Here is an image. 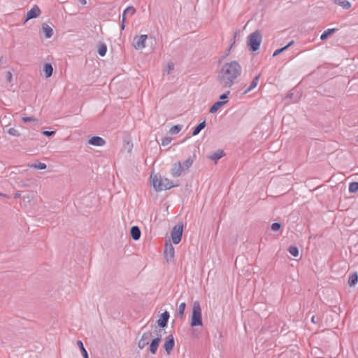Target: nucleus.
Returning <instances> with one entry per match:
<instances>
[{"label": "nucleus", "instance_id": "1", "mask_svg": "<svg viewBox=\"0 0 358 358\" xmlns=\"http://www.w3.org/2000/svg\"><path fill=\"white\" fill-rule=\"evenodd\" d=\"M241 73V66L236 61L224 63L217 74V80L222 87H230Z\"/></svg>", "mask_w": 358, "mask_h": 358}, {"label": "nucleus", "instance_id": "2", "mask_svg": "<svg viewBox=\"0 0 358 358\" xmlns=\"http://www.w3.org/2000/svg\"><path fill=\"white\" fill-rule=\"evenodd\" d=\"M150 179L154 189L157 192L169 189L174 186L170 180L164 178L159 174L152 173Z\"/></svg>", "mask_w": 358, "mask_h": 358}, {"label": "nucleus", "instance_id": "3", "mask_svg": "<svg viewBox=\"0 0 358 358\" xmlns=\"http://www.w3.org/2000/svg\"><path fill=\"white\" fill-rule=\"evenodd\" d=\"M190 325L191 327L203 325L201 308L198 301H194L192 304Z\"/></svg>", "mask_w": 358, "mask_h": 358}, {"label": "nucleus", "instance_id": "4", "mask_svg": "<svg viewBox=\"0 0 358 358\" xmlns=\"http://www.w3.org/2000/svg\"><path fill=\"white\" fill-rule=\"evenodd\" d=\"M261 43L262 37L259 31H256L249 35L248 45L250 50H257L259 48Z\"/></svg>", "mask_w": 358, "mask_h": 358}, {"label": "nucleus", "instance_id": "5", "mask_svg": "<svg viewBox=\"0 0 358 358\" xmlns=\"http://www.w3.org/2000/svg\"><path fill=\"white\" fill-rule=\"evenodd\" d=\"M182 224H178L173 227L171 231V239L174 244H178L182 235Z\"/></svg>", "mask_w": 358, "mask_h": 358}, {"label": "nucleus", "instance_id": "6", "mask_svg": "<svg viewBox=\"0 0 358 358\" xmlns=\"http://www.w3.org/2000/svg\"><path fill=\"white\" fill-rule=\"evenodd\" d=\"M164 257L168 262H173L175 256V250L170 243H166L164 248Z\"/></svg>", "mask_w": 358, "mask_h": 358}, {"label": "nucleus", "instance_id": "7", "mask_svg": "<svg viewBox=\"0 0 358 358\" xmlns=\"http://www.w3.org/2000/svg\"><path fill=\"white\" fill-rule=\"evenodd\" d=\"M148 38L147 35L142 34L141 36H136L134 38V47L136 50H141L145 47V42Z\"/></svg>", "mask_w": 358, "mask_h": 358}, {"label": "nucleus", "instance_id": "8", "mask_svg": "<svg viewBox=\"0 0 358 358\" xmlns=\"http://www.w3.org/2000/svg\"><path fill=\"white\" fill-rule=\"evenodd\" d=\"M151 337H152L151 332L144 333L138 341V348L140 349H143L146 345H148Z\"/></svg>", "mask_w": 358, "mask_h": 358}, {"label": "nucleus", "instance_id": "9", "mask_svg": "<svg viewBox=\"0 0 358 358\" xmlns=\"http://www.w3.org/2000/svg\"><path fill=\"white\" fill-rule=\"evenodd\" d=\"M171 172L173 176L178 177L180 176L185 171L182 169L181 163L177 162L172 166Z\"/></svg>", "mask_w": 358, "mask_h": 358}, {"label": "nucleus", "instance_id": "10", "mask_svg": "<svg viewBox=\"0 0 358 358\" xmlns=\"http://www.w3.org/2000/svg\"><path fill=\"white\" fill-rule=\"evenodd\" d=\"M175 343L173 336H169L164 344V348L168 355L170 354L174 347Z\"/></svg>", "mask_w": 358, "mask_h": 358}, {"label": "nucleus", "instance_id": "11", "mask_svg": "<svg viewBox=\"0 0 358 358\" xmlns=\"http://www.w3.org/2000/svg\"><path fill=\"white\" fill-rule=\"evenodd\" d=\"M135 12H136V10L132 6H129L124 10L123 14H122V25H121L122 29H124V27H125L124 24H125L126 16L128 15H133L135 13Z\"/></svg>", "mask_w": 358, "mask_h": 358}, {"label": "nucleus", "instance_id": "12", "mask_svg": "<svg viewBox=\"0 0 358 358\" xmlns=\"http://www.w3.org/2000/svg\"><path fill=\"white\" fill-rule=\"evenodd\" d=\"M40 13L41 10L39 8L35 6L29 11L27 12L25 22L28 21L30 19L38 17L40 15Z\"/></svg>", "mask_w": 358, "mask_h": 358}, {"label": "nucleus", "instance_id": "13", "mask_svg": "<svg viewBox=\"0 0 358 358\" xmlns=\"http://www.w3.org/2000/svg\"><path fill=\"white\" fill-rule=\"evenodd\" d=\"M88 143L94 146H103L106 144L105 140L99 136L92 137L89 139Z\"/></svg>", "mask_w": 358, "mask_h": 358}, {"label": "nucleus", "instance_id": "14", "mask_svg": "<svg viewBox=\"0 0 358 358\" xmlns=\"http://www.w3.org/2000/svg\"><path fill=\"white\" fill-rule=\"evenodd\" d=\"M169 315L167 312L162 314L160 318L158 320L157 323L161 327H164L168 322Z\"/></svg>", "mask_w": 358, "mask_h": 358}, {"label": "nucleus", "instance_id": "15", "mask_svg": "<svg viewBox=\"0 0 358 358\" xmlns=\"http://www.w3.org/2000/svg\"><path fill=\"white\" fill-rule=\"evenodd\" d=\"M159 343H160V338H156L155 339H153L150 343V352L154 355L157 352V348L159 345Z\"/></svg>", "mask_w": 358, "mask_h": 358}, {"label": "nucleus", "instance_id": "16", "mask_svg": "<svg viewBox=\"0 0 358 358\" xmlns=\"http://www.w3.org/2000/svg\"><path fill=\"white\" fill-rule=\"evenodd\" d=\"M227 102V100L224 101H217L215 102L210 108V113H216L222 106H223Z\"/></svg>", "mask_w": 358, "mask_h": 358}, {"label": "nucleus", "instance_id": "17", "mask_svg": "<svg viewBox=\"0 0 358 358\" xmlns=\"http://www.w3.org/2000/svg\"><path fill=\"white\" fill-rule=\"evenodd\" d=\"M131 236L132 238L135 241H137L140 238L141 236V231L138 227H132L131 229Z\"/></svg>", "mask_w": 358, "mask_h": 358}, {"label": "nucleus", "instance_id": "18", "mask_svg": "<svg viewBox=\"0 0 358 358\" xmlns=\"http://www.w3.org/2000/svg\"><path fill=\"white\" fill-rule=\"evenodd\" d=\"M42 31L44 33L45 38H50L53 34V30L52 29L48 26V24H43L42 27Z\"/></svg>", "mask_w": 358, "mask_h": 358}, {"label": "nucleus", "instance_id": "19", "mask_svg": "<svg viewBox=\"0 0 358 358\" xmlns=\"http://www.w3.org/2000/svg\"><path fill=\"white\" fill-rule=\"evenodd\" d=\"M259 75L256 76L255 78L252 81L251 84L250 85L249 87L245 90L244 94H247L249 92L254 90L255 87H257V86L258 85V83H259Z\"/></svg>", "mask_w": 358, "mask_h": 358}, {"label": "nucleus", "instance_id": "20", "mask_svg": "<svg viewBox=\"0 0 358 358\" xmlns=\"http://www.w3.org/2000/svg\"><path fill=\"white\" fill-rule=\"evenodd\" d=\"M358 282V273L357 272L352 273L348 278V284L350 286H355Z\"/></svg>", "mask_w": 358, "mask_h": 358}, {"label": "nucleus", "instance_id": "21", "mask_svg": "<svg viewBox=\"0 0 358 358\" xmlns=\"http://www.w3.org/2000/svg\"><path fill=\"white\" fill-rule=\"evenodd\" d=\"M224 155V152L221 150H219L216 151L215 152H214L213 154H212L210 156H209L208 158L215 162H217L218 159L222 158Z\"/></svg>", "mask_w": 358, "mask_h": 358}, {"label": "nucleus", "instance_id": "22", "mask_svg": "<svg viewBox=\"0 0 358 358\" xmlns=\"http://www.w3.org/2000/svg\"><path fill=\"white\" fill-rule=\"evenodd\" d=\"M336 31H337V29H336V28H331V29H327L321 35L320 39L322 41L327 39L329 36H331V34L335 33Z\"/></svg>", "mask_w": 358, "mask_h": 358}, {"label": "nucleus", "instance_id": "23", "mask_svg": "<svg viewBox=\"0 0 358 358\" xmlns=\"http://www.w3.org/2000/svg\"><path fill=\"white\" fill-rule=\"evenodd\" d=\"M43 71L45 74L46 78H50L53 71V69L51 64H45L43 66Z\"/></svg>", "mask_w": 358, "mask_h": 358}, {"label": "nucleus", "instance_id": "24", "mask_svg": "<svg viewBox=\"0 0 358 358\" xmlns=\"http://www.w3.org/2000/svg\"><path fill=\"white\" fill-rule=\"evenodd\" d=\"M194 162V158L193 157H189L187 158L182 164L183 170L187 171L192 165Z\"/></svg>", "mask_w": 358, "mask_h": 358}, {"label": "nucleus", "instance_id": "25", "mask_svg": "<svg viewBox=\"0 0 358 358\" xmlns=\"http://www.w3.org/2000/svg\"><path fill=\"white\" fill-rule=\"evenodd\" d=\"M206 126V122L203 121L201 123L199 124L194 129L192 132L193 136L197 135L201 129H203Z\"/></svg>", "mask_w": 358, "mask_h": 358}, {"label": "nucleus", "instance_id": "26", "mask_svg": "<svg viewBox=\"0 0 358 358\" xmlns=\"http://www.w3.org/2000/svg\"><path fill=\"white\" fill-rule=\"evenodd\" d=\"M358 191V182H353L349 185V192L351 193H355Z\"/></svg>", "mask_w": 358, "mask_h": 358}, {"label": "nucleus", "instance_id": "27", "mask_svg": "<svg viewBox=\"0 0 358 358\" xmlns=\"http://www.w3.org/2000/svg\"><path fill=\"white\" fill-rule=\"evenodd\" d=\"M185 308H186V304L185 302H182L179 305L178 311V315L180 317H183Z\"/></svg>", "mask_w": 358, "mask_h": 358}, {"label": "nucleus", "instance_id": "28", "mask_svg": "<svg viewBox=\"0 0 358 358\" xmlns=\"http://www.w3.org/2000/svg\"><path fill=\"white\" fill-rule=\"evenodd\" d=\"M294 43V41H292L290 43H288V45H287L286 46L282 48H280V49H278L276 50L273 54V57H275L277 55H278L279 54H280L282 52H283L285 50H286L289 46H290L291 45H292Z\"/></svg>", "mask_w": 358, "mask_h": 358}, {"label": "nucleus", "instance_id": "29", "mask_svg": "<svg viewBox=\"0 0 358 358\" xmlns=\"http://www.w3.org/2000/svg\"><path fill=\"white\" fill-rule=\"evenodd\" d=\"M289 252L294 257H296L299 256V250L295 246H290L288 249Z\"/></svg>", "mask_w": 358, "mask_h": 358}, {"label": "nucleus", "instance_id": "30", "mask_svg": "<svg viewBox=\"0 0 358 358\" xmlns=\"http://www.w3.org/2000/svg\"><path fill=\"white\" fill-rule=\"evenodd\" d=\"M107 48L105 44H101L98 48V52L101 56H104L106 53Z\"/></svg>", "mask_w": 358, "mask_h": 358}, {"label": "nucleus", "instance_id": "31", "mask_svg": "<svg viewBox=\"0 0 358 358\" xmlns=\"http://www.w3.org/2000/svg\"><path fill=\"white\" fill-rule=\"evenodd\" d=\"M77 345L81 350V352H83L84 357L88 358L87 352L86 350L85 349L82 341H77Z\"/></svg>", "mask_w": 358, "mask_h": 358}, {"label": "nucleus", "instance_id": "32", "mask_svg": "<svg viewBox=\"0 0 358 358\" xmlns=\"http://www.w3.org/2000/svg\"><path fill=\"white\" fill-rule=\"evenodd\" d=\"M182 129L181 125H174L170 129V132L171 134H178Z\"/></svg>", "mask_w": 358, "mask_h": 358}, {"label": "nucleus", "instance_id": "33", "mask_svg": "<svg viewBox=\"0 0 358 358\" xmlns=\"http://www.w3.org/2000/svg\"><path fill=\"white\" fill-rule=\"evenodd\" d=\"M343 9H349L351 7L350 1H337Z\"/></svg>", "mask_w": 358, "mask_h": 358}, {"label": "nucleus", "instance_id": "34", "mask_svg": "<svg viewBox=\"0 0 358 358\" xmlns=\"http://www.w3.org/2000/svg\"><path fill=\"white\" fill-rule=\"evenodd\" d=\"M8 133L9 134L12 135V136H20V133L15 128H10L8 130Z\"/></svg>", "mask_w": 358, "mask_h": 358}, {"label": "nucleus", "instance_id": "35", "mask_svg": "<svg viewBox=\"0 0 358 358\" xmlns=\"http://www.w3.org/2000/svg\"><path fill=\"white\" fill-rule=\"evenodd\" d=\"M171 141V138L170 137L166 136L162 139V145H168Z\"/></svg>", "mask_w": 358, "mask_h": 358}, {"label": "nucleus", "instance_id": "36", "mask_svg": "<svg viewBox=\"0 0 358 358\" xmlns=\"http://www.w3.org/2000/svg\"><path fill=\"white\" fill-rule=\"evenodd\" d=\"M280 227H281V225L280 223L275 222V223L272 224L271 229L274 231H276L280 229Z\"/></svg>", "mask_w": 358, "mask_h": 358}, {"label": "nucleus", "instance_id": "37", "mask_svg": "<svg viewBox=\"0 0 358 358\" xmlns=\"http://www.w3.org/2000/svg\"><path fill=\"white\" fill-rule=\"evenodd\" d=\"M35 169L43 170L46 169V165L44 163H39L37 165L33 166Z\"/></svg>", "mask_w": 358, "mask_h": 358}, {"label": "nucleus", "instance_id": "38", "mask_svg": "<svg viewBox=\"0 0 358 358\" xmlns=\"http://www.w3.org/2000/svg\"><path fill=\"white\" fill-rule=\"evenodd\" d=\"M6 80H7V81L8 83H11L12 82L13 75H12V73L10 71H8L6 73Z\"/></svg>", "mask_w": 358, "mask_h": 358}, {"label": "nucleus", "instance_id": "39", "mask_svg": "<svg viewBox=\"0 0 358 358\" xmlns=\"http://www.w3.org/2000/svg\"><path fill=\"white\" fill-rule=\"evenodd\" d=\"M22 120L24 122H35L36 120L31 117H23Z\"/></svg>", "mask_w": 358, "mask_h": 358}, {"label": "nucleus", "instance_id": "40", "mask_svg": "<svg viewBox=\"0 0 358 358\" xmlns=\"http://www.w3.org/2000/svg\"><path fill=\"white\" fill-rule=\"evenodd\" d=\"M174 69L173 63H169L167 65V73H170Z\"/></svg>", "mask_w": 358, "mask_h": 358}, {"label": "nucleus", "instance_id": "41", "mask_svg": "<svg viewBox=\"0 0 358 358\" xmlns=\"http://www.w3.org/2000/svg\"><path fill=\"white\" fill-rule=\"evenodd\" d=\"M125 146L128 148V151L130 152L131 150L133 145L130 142L127 141L125 143Z\"/></svg>", "mask_w": 358, "mask_h": 358}, {"label": "nucleus", "instance_id": "42", "mask_svg": "<svg viewBox=\"0 0 358 358\" xmlns=\"http://www.w3.org/2000/svg\"><path fill=\"white\" fill-rule=\"evenodd\" d=\"M43 134L47 136H50L55 134V131H43Z\"/></svg>", "mask_w": 358, "mask_h": 358}, {"label": "nucleus", "instance_id": "43", "mask_svg": "<svg viewBox=\"0 0 358 358\" xmlns=\"http://www.w3.org/2000/svg\"><path fill=\"white\" fill-rule=\"evenodd\" d=\"M229 94V92H227V93L223 94L222 95L220 96V99H227Z\"/></svg>", "mask_w": 358, "mask_h": 358}, {"label": "nucleus", "instance_id": "44", "mask_svg": "<svg viewBox=\"0 0 358 358\" xmlns=\"http://www.w3.org/2000/svg\"><path fill=\"white\" fill-rule=\"evenodd\" d=\"M21 194L20 192H16L15 194H14V198L15 199H18L20 196Z\"/></svg>", "mask_w": 358, "mask_h": 358}, {"label": "nucleus", "instance_id": "45", "mask_svg": "<svg viewBox=\"0 0 358 358\" xmlns=\"http://www.w3.org/2000/svg\"><path fill=\"white\" fill-rule=\"evenodd\" d=\"M0 196L3 197V198H6V199L9 198V196L7 194H6L0 193Z\"/></svg>", "mask_w": 358, "mask_h": 358}]
</instances>
